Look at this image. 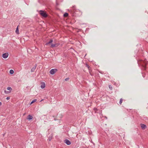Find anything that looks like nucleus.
Returning a JSON list of instances; mask_svg holds the SVG:
<instances>
[{
	"label": "nucleus",
	"mask_w": 148,
	"mask_h": 148,
	"mask_svg": "<svg viewBox=\"0 0 148 148\" xmlns=\"http://www.w3.org/2000/svg\"><path fill=\"white\" fill-rule=\"evenodd\" d=\"M70 12L73 14V15H77L76 12H79V10H77L75 8V6H73L69 10Z\"/></svg>",
	"instance_id": "nucleus-1"
},
{
	"label": "nucleus",
	"mask_w": 148,
	"mask_h": 148,
	"mask_svg": "<svg viewBox=\"0 0 148 148\" xmlns=\"http://www.w3.org/2000/svg\"><path fill=\"white\" fill-rule=\"evenodd\" d=\"M146 60H140L139 61H138V64L139 65L140 64L142 66L144 69H145V66L147 64Z\"/></svg>",
	"instance_id": "nucleus-2"
},
{
	"label": "nucleus",
	"mask_w": 148,
	"mask_h": 148,
	"mask_svg": "<svg viewBox=\"0 0 148 148\" xmlns=\"http://www.w3.org/2000/svg\"><path fill=\"white\" fill-rule=\"evenodd\" d=\"M39 13L40 14L44 17L46 18L47 16V14H46V12H44V11L43 10H40Z\"/></svg>",
	"instance_id": "nucleus-3"
},
{
	"label": "nucleus",
	"mask_w": 148,
	"mask_h": 148,
	"mask_svg": "<svg viewBox=\"0 0 148 148\" xmlns=\"http://www.w3.org/2000/svg\"><path fill=\"white\" fill-rule=\"evenodd\" d=\"M57 69H52L50 71V73L51 75H53L57 71Z\"/></svg>",
	"instance_id": "nucleus-4"
},
{
	"label": "nucleus",
	"mask_w": 148,
	"mask_h": 148,
	"mask_svg": "<svg viewBox=\"0 0 148 148\" xmlns=\"http://www.w3.org/2000/svg\"><path fill=\"white\" fill-rule=\"evenodd\" d=\"M64 142L68 145H69L71 143V142L68 139H65Z\"/></svg>",
	"instance_id": "nucleus-5"
},
{
	"label": "nucleus",
	"mask_w": 148,
	"mask_h": 148,
	"mask_svg": "<svg viewBox=\"0 0 148 148\" xmlns=\"http://www.w3.org/2000/svg\"><path fill=\"white\" fill-rule=\"evenodd\" d=\"M9 54L8 53H3L2 55V57L4 58H6L8 57Z\"/></svg>",
	"instance_id": "nucleus-6"
},
{
	"label": "nucleus",
	"mask_w": 148,
	"mask_h": 148,
	"mask_svg": "<svg viewBox=\"0 0 148 148\" xmlns=\"http://www.w3.org/2000/svg\"><path fill=\"white\" fill-rule=\"evenodd\" d=\"M59 44L58 43H56L55 44H51V47L52 48L56 47L58 46Z\"/></svg>",
	"instance_id": "nucleus-7"
},
{
	"label": "nucleus",
	"mask_w": 148,
	"mask_h": 148,
	"mask_svg": "<svg viewBox=\"0 0 148 148\" xmlns=\"http://www.w3.org/2000/svg\"><path fill=\"white\" fill-rule=\"evenodd\" d=\"M140 125L142 129L143 130H145L147 127L146 125L144 124H141Z\"/></svg>",
	"instance_id": "nucleus-8"
},
{
	"label": "nucleus",
	"mask_w": 148,
	"mask_h": 148,
	"mask_svg": "<svg viewBox=\"0 0 148 148\" xmlns=\"http://www.w3.org/2000/svg\"><path fill=\"white\" fill-rule=\"evenodd\" d=\"M36 64L34 67H33L32 68V69L31 70V72H34L35 71V69H36Z\"/></svg>",
	"instance_id": "nucleus-9"
},
{
	"label": "nucleus",
	"mask_w": 148,
	"mask_h": 148,
	"mask_svg": "<svg viewBox=\"0 0 148 148\" xmlns=\"http://www.w3.org/2000/svg\"><path fill=\"white\" fill-rule=\"evenodd\" d=\"M45 87V84L44 82H42L41 83V84L40 86V87L41 88H44Z\"/></svg>",
	"instance_id": "nucleus-10"
},
{
	"label": "nucleus",
	"mask_w": 148,
	"mask_h": 148,
	"mask_svg": "<svg viewBox=\"0 0 148 148\" xmlns=\"http://www.w3.org/2000/svg\"><path fill=\"white\" fill-rule=\"evenodd\" d=\"M32 118H33V116L30 115H29L27 116V119L30 120H31L32 119Z\"/></svg>",
	"instance_id": "nucleus-11"
},
{
	"label": "nucleus",
	"mask_w": 148,
	"mask_h": 148,
	"mask_svg": "<svg viewBox=\"0 0 148 148\" xmlns=\"http://www.w3.org/2000/svg\"><path fill=\"white\" fill-rule=\"evenodd\" d=\"M53 40L52 39H51V40H49V42H48L46 43L45 45H48L49 44L53 42Z\"/></svg>",
	"instance_id": "nucleus-12"
},
{
	"label": "nucleus",
	"mask_w": 148,
	"mask_h": 148,
	"mask_svg": "<svg viewBox=\"0 0 148 148\" xmlns=\"http://www.w3.org/2000/svg\"><path fill=\"white\" fill-rule=\"evenodd\" d=\"M18 31H19V30H18V27H17V28L16 29V31H15L16 33L17 34H18Z\"/></svg>",
	"instance_id": "nucleus-13"
},
{
	"label": "nucleus",
	"mask_w": 148,
	"mask_h": 148,
	"mask_svg": "<svg viewBox=\"0 0 148 148\" xmlns=\"http://www.w3.org/2000/svg\"><path fill=\"white\" fill-rule=\"evenodd\" d=\"M68 16V14L67 13H65L64 14V17H67Z\"/></svg>",
	"instance_id": "nucleus-14"
},
{
	"label": "nucleus",
	"mask_w": 148,
	"mask_h": 148,
	"mask_svg": "<svg viewBox=\"0 0 148 148\" xmlns=\"http://www.w3.org/2000/svg\"><path fill=\"white\" fill-rule=\"evenodd\" d=\"M14 73L13 70L11 69L10 71V73L11 74H13Z\"/></svg>",
	"instance_id": "nucleus-15"
},
{
	"label": "nucleus",
	"mask_w": 148,
	"mask_h": 148,
	"mask_svg": "<svg viewBox=\"0 0 148 148\" xmlns=\"http://www.w3.org/2000/svg\"><path fill=\"white\" fill-rule=\"evenodd\" d=\"M7 90H12V88L10 87H7Z\"/></svg>",
	"instance_id": "nucleus-16"
},
{
	"label": "nucleus",
	"mask_w": 148,
	"mask_h": 148,
	"mask_svg": "<svg viewBox=\"0 0 148 148\" xmlns=\"http://www.w3.org/2000/svg\"><path fill=\"white\" fill-rule=\"evenodd\" d=\"M37 100L36 99H34L33 101H32L31 103V104L34 103V102L36 101Z\"/></svg>",
	"instance_id": "nucleus-17"
},
{
	"label": "nucleus",
	"mask_w": 148,
	"mask_h": 148,
	"mask_svg": "<svg viewBox=\"0 0 148 148\" xmlns=\"http://www.w3.org/2000/svg\"><path fill=\"white\" fill-rule=\"evenodd\" d=\"M123 101L122 99L121 98L120 99V101H119V103L121 104Z\"/></svg>",
	"instance_id": "nucleus-18"
},
{
	"label": "nucleus",
	"mask_w": 148,
	"mask_h": 148,
	"mask_svg": "<svg viewBox=\"0 0 148 148\" xmlns=\"http://www.w3.org/2000/svg\"><path fill=\"white\" fill-rule=\"evenodd\" d=\"M109 88L110 90H112V87L110 85H109Z\"/></svg>",
	"instance_id": "nucleus-19"
},
{
	"label": "nucleus",
	"mask_w": 148,
	"mask_h": 148,
	"mask_svg": "<svg viewBox=\"0 0 148 148\" xmlns=\"http://www.w3.org/2000/svg\"><path fill=\"white\" fill-rule=\"evenodd\" d=\"M69 78L68 77V78H66L65 79V81H68V80H69Z\"/></svg>",
	"instance_id": "nucleus-20"
},
{
	"label": "nucleus",
	"mask_w": 148,
	"mask_h": 148,
	"mask_svg": "<svg viewBox=\"0 0 148 148\" xmlns=\"http://www.w3.org/2000/svg\"><path fill=\"white\" fill-rule=\"evenodd\" d=\"M4 92L5 93L7 94L10 92L6 91V90H5Z\"/></svg>",
	"instance_id": "nucleus-21"
},
{
	"label": "nucleus",
	"mask_w": 148,
	"mask_h": 148,
	"mask_svg": "<svg viewBox=\"0 0 148 148\" xmlns=\"http://www.w3.org/2000/svg\"><path fill=\"white\" fill-rule=\"evenodd\" d=\"M10 99V97H8L6 98V99L7 100H8L9 99Z\"/></svg>",
	"instance_id": "nucleus-22"
},
{
	"label": "nucleus",
	"mask_w": 148,
	"mask_h": 148,
	"mask_svg": "<svg viewBox=\"0 0 148 148\" xmlns=\"http://www.w3.org/2000/svg\"><path fill=\"white\" fill-rule=\"evenodd\" d=\"M86 66L88 68V69L89 68V66L88 64H86Z\"/></svg>",
	"instance_id": "nucleus-23"
},
{
	"label": "nucleus",
	"mask_w": 148,
	"mask_h": 148,
	"mask_svg": "<svg viewBox=\"0 0 148 148\" xmlns=\"http://www.w3.org/2000/svg\"><path fill=\"white\" fill-rule=\"evenodd\" d=\"M94 110L95 111H97V108H94Z\"/></svg>",
	"instance_id": "nucleus-24"
},
{
	"label": "nucleus",
	"mask_w": 148,
	"mask_h": 148,
	"mask_svg": "<svg viewBox=\"0 0 148 148\" xmlns=\"http://www.w3.org/2000/svg\"><path fill=\"white\" fill-rule=\"evenodd\" d=\"M52 136L51 137H49V139H52Z\"/></svg>",
	"instance_id": "nucleus-25"
},
{
	"label": "nucleus",
	"mask_w": 148,
	"mask_h": 148,
	"mask_svg": "<svg viewBox=\"0 0 148 148\" xmlns=\"http://www.w3.org/2000/svg\"><path fill=\"white\" fill-rule=\"evenodd\" d=\"M1 104H2L1 103V102H0V105H1Z\"/></svg>",
	"instance_id": "nucleus-26"
},
{
	"label": "nucleus",
	"mask_w": 148,
	"mask_h": 148,
	"mask_svg": "<svg viewBox=\"0 0 148 148\" xmlns=\"http://www.w3.org/2000/svg\"><path fill=\"white\" fill-rule=\"evenodd\" d=\"M105 117L106 119H107V117L106 116H105Z\"/></svg>",
	"instance_id": "nucleus-27"
},
{
	"label": "nucleus",
	"mask_w": 148,
	"mask_h": 148,
	"mask_svg": "<svg viewBox=\"0 0 148 148\" xmlns=\"http://www.w3.org/2000/svg\"><path fill=\"white\" fill-rule=\"evenodd\" d=\"M43 100V99H42V100H41L40 101V102H41V101H42Z\"/></svg>",
	"instance_id": "nucleus-28"
},
{
	"label": "nucleus",
	"mask_w": 148,
	"mask_h": 148,
	"mask_svg": "<svg viewBox=\"0 0 148 148\" xmlns=\"http://www.w3.org/2000/svg\"><path fill=\"white\" fill-rule=\"evenodd\" d=\"M91 141H92V139H90V140H89V141H91Z\"/></svg>",
	"instance_id": "nucleus-29"
},
{
	"label": "nucleus",
	"mask_w": 148,
	"mask_h": 148,
	"mask_svg": "<svg viewBox=\"0 0 148 148\" xmlns=\"http://www.w3.org/2000/svg\"><path fill=\"white\" fill-rule=\"evenodd\" d=\"M51 140V139H49V141H50Z\"/></svg>",
	"instance_id": "nucleus-30"
},
{
	"label": "nucleus",
	"mask_w": 148,
	"mask_h": 148,
	"mask_svg": "<svg viewBox=\"0 0 148 148\" xmlns=\"http://www.w3.org/2000/svg\"><path fill=\"white\" fill-rule=\"evenodd\" d=\"M54 120H56V119H54Z\"/></svg>",
	"instance_id": "nucleus-31"
}]
</instances>
